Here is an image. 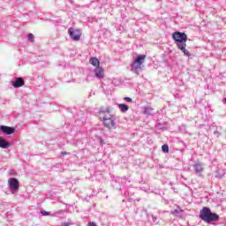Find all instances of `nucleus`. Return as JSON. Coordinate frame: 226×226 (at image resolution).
I'll return each mask as SVG.
<instances>
[{
    "label": "nucleus",
    "instance_id": "f257e3e1",
    "mask_svg": "<svg viewBox=\"0 0 226 226\" xmlns=\"http://www.w3.org/2000/svg\"><path fill=\"white\" fill-rule=\"evenodd\" d=\"M172 38L179 50H181L186 57H190V51L186 49V41H188V35L183 32H175Z\"/></svg>",
    "mask_w": 226,
    "mask_h": 226
},
{
    "label": "nucleus",
    "instance_id": "f03ea898",
    "mask_svg": "<svg viewBox=\"0 0 226 226\" xmlns=\"http://www.w3.org/2000/svg\"><path fill=\"white\" fill-rule=\"evenodd\" d=\"M200 218L206 223H212V222H218L220 215L213 213L210 207H205L200 212Z\"/></svg>",
    "mask_w": 226,
    "mask_h": 226
},
{
    "label": "nucleus",
    "instance_id": "7ed1b4c3",
    "mask_svg": "<svg viewBox=\"0 0 226 226\" xmlns=\"http://www.w3.org/2000/svg\"><path fill=\"white\" fill-rule=\"evenodd\" d=\"M145 61H146V56L139 55L131 64L132 72H133V73H136V75H139L140 72H142V66Z\"/></svg>",
    "mask_w": 226,
    "mask_h": 226
},
{
    "label": "nucleus",
    "instance_id": "20e7f679",
    "mask_svg": "<svg viewBox=\"0 0 226 226\" xmlns=\"http://www.w3.org/2000/svg\"><path fill=\"white\" fill-rule=\"evenodd\" d=\"M9 189L12 195L19 193V179L12 177L8 180Z\"/></svg>",
    "mask_w": 226,
    "mask_h": 226
},
{
    "label": "nucleus",
    "instance_id": "39448f33",
    "mask_svg": "<svg viewBox=\"0 0 226 226\" xmlns=\"http://www.w3.org/2000/svg\"><path fill=\"white\" fill-rule=\"evenodd\" d=\"M105 128L109 130H116L117 126L116 125V117L114 115H109V117L102 120Z\"/></svg>",
    "mask_w": 226,
    "mask_h": 226
},
{
    "label": "nucleus",
    "instance_id": "423d86ee",
    "mask_svg": "<svg viewBox=\"0 0 226 226\" xmlns=\"http://www.w3.org/2000/svg\"><path fill=\"white\" fill-rule=\"evenodd\" d=\"M68 34L71 40H73V41H79V40H80V36H82L80 30L73 27L69 28Z\"/></svg>",
    "mask_w": 226,
    "mask_h": 226
},
{
    "label": "nucleus",
    "instance_id": "0eeeda50",
    "mask_svg": "<svg viewBox=\"0 0 226 226\" xmlns=\"http://www.w3.org/2000/svg\"><path fill=\"white\" fill-rule=\"evenodd\" d=\"M99 119L103 121L107 119V117H110L112 114H110V107H102L99 109Z\"/></svg>",
    "mask_w": 226,
    "mask_h": 226
},
{
    "label": "nucleus",
    "instance_id": "6e6552de",
    "mask_svg": "<svg viewBox=\"0 0 226 226\" xmlns=\"http://www.w3.org/2000/svg\"><path fill=\"white\" fill-rule=\"evenodd\" d=\"M1 132L4 135H13V133H15V127L1 125Z\"/></svg>",
    "mask_w": 226,
    "mask_h": 226
},
{
    "label": "nucleus",
    "instance_id": "1a4fd4ad",
    "mask_svg": "<svg viewBox=\"0 0 226 226\" xmlns=\"http://www.w3.org/2000/svg\"><path fill=\"white\" fill-rule=\"evenodd\" d=\"M195 174H202L204 171V164L201 162H197L192 166Z\"/></svg>",
    "mask_w": 226,
    "mask_h": 226
},
{
    "label": "nucleus",
    "instance_id": "9d476101",
    "mask_svg": "<svg viewBox=\"0 0 226 226\" xmlns=\"http://www.w3.org/2000/svg\"><path fill=\"white\" fill-rule=\"evenodd\" d=\"M12 86L15 88L22 87L24 86V79L23 78H16L14 81H12Z\"/></svg>",
    "mask_w": 226,
    "mask_h": 226
},
{
    "label": "nucleus",
    "instance_id": "9b49d317",
    "mask_svg": "<svg viewBox=\"0 0 226 226\" xmlns=\"http://www.w3.org/2000/svg\"><path fill=\"white\" fill-rule=\"evenodd\" d=\"M103 68H102V67H98V68H96L94 71V75H95V77L97 78V79H99L100 80H102V79H103V77H104V74H103Z\"/></svg>",
    "mask_w": 226,
    "mask_h": 226
},
{
    "label": "nucleus",
    "instance_id": "f8f14e48",
    "mask_svg": "<svg viewBox=\"0 0 226 226\" xmlns=\"http://www.w3.org/2000/svg\"><path fill=\"white\" fill-rule=\"evenodd\" d=\"M12 144L4 139H1V148L8 149V147H11Z\"/></svg>",
    "mask_w": 226,
    "mask_h": 226
},
{
    "label": "nucleus",
    "instance_id": "ddd939ff",
    "mask_svg": "<svg viewBox=\"0 0 226 226\" xmlns=\"http://www.w3.org/2000/svg\"><path fill=\"white\" fill-rule=\"evenodd\" d=\"M118 109L123 113L128 112V110H130V107L124 103L118 104Z\"/></svg>",
    "mask_w": 226,
    "mask_h": 226
},
{
    "label": "nucleus",
    "instance_id": "4468645a",
    "mask_svg": "<svg viewBox=\"0 0 226 226\" xmlns=\"http://www.w3.org/2000/svg\"><path fill=\"white\" fill-rule=\"evenodd\" d=\"M89 63L92 66H100V60L94 56L90 58Z\"/></svg>",
    "mask_w": 226,
    "mask_h": 226
},
{
    "label": "nucleus",
    "instance_id": "2eb2a0df",
    "mask_svg": "<svg viewBox=\"0 0 226 226\" xmlns=\"http://www.w3.org/2000/svg\"><path fill=\"white\" fill-rule=\"evenodd\" d=\"M144 114H146L147 116H153V108L145 107L144 108Z\"/></svg>",
    "mask_w": 226,
    "mask_h": 226
},
{
    "label": "nucleus",
    "instance_id": "dca6fc26",
    "mask_svg": "<svg viewBox=\"0 0 226 226\" xmlns=\"http://www.w3.org/2000/svg\"><path fill=\"white\" fill-rule=\"evenodd\" d=\"M170 213H171V215H174L175 216H177V215H179L180 213H183V209L178 207L175 210H172Z\"/></svg>",
    "mask_w": 226,
    "mask_h": 226
},
{
    "label": "nucleus",
    "instance_id": "f3484780",
    "mask_svg": "<svg viewBox=\"0 0 226 226\" xmlns=\"http://www.w3.org/2000/svg\"><path fill=\"white\" fill-rule=\"evenodd\" d=\"M27 40H28V41H34V34H27Z\"/></svg>",
    "mask_w": 226,
    "mask_h": 226
},
{
    "label": "nucleus",
    "instance_id": "a211bd4d",
    "mask_svg": "<svg viewBox=\"0 0 226 226\" xmlns=\"http://www.w3.org/2000/svg\"><path fill=\"white\" fill-rule=\"evenodd\" d=\"M162 149L163 153H169V145H162Z\"/></svg>",
    "mask_w": 226,
    "mask_h": 226
},
{
    "label": "nucleus",
    "instance_id": "6ab92c4d",
    "mask_svg": "<svg viewBox=\"0 0 226 226\" xmlns=\"http://www.w3.org/2000/svg\"><path fill=\"white\" fill-rule=\"evenodd\" d=\"M124 101L128 102L129 103H133V99H132L131 97H124Z\"/></svg>",
    "mask_w": 226,
    "mask_h": 226
},
{
    "label": "nucleus",
    "instance_id": "aec40b11",
    "mask_svg": "<svg viewBox=\"0 0 226 226\" xmlns=\"http://www.w3.org/2000/svg\"><path fill=\"white\" fill-rule=\"evenodd\" d=\"M223 176H225V173H222V174H215V177H217V179H222V177H223Z\"/></svg>",
    "mask_w": 226,
    "mask_h": 226
},
{
    "label": "nucleus",
    "instance_id": "412c9836",
    "mask_svg": "<svg viewBox=\"0 0 226 226\" xmlns=\"http://www.w3.org/2000/svg\"><path fill=\"white\" fill-rule=\"evenodd\" d=\"M41 214L42 215V216H49V213L45 210H41Z\"/></svg>",
    "mask_w": 226,
    "mask_h": 226
},
{
    "label": "nucleus",
    "instance_id": "4be33fe9",
    "mask_svg": "<svg viewBox=\"0 0 226 226\" xmlns=\"http://www.w3.org/2000/svg\"><path fill=\"white\" fill-rule=\"evenodd\" d=\"M152 220H153L154 223H156V222L158 221V217L152 215Z\"/></svg>",
    "mask_w": 226,
    "mask_h": 226
},
{
    "label": "nucleus",
    "instance_id": "5701e85b",
    "mask_svg": "<svg viewBox=\"0 0 226 226\" xmlns=\"http://www.w3.org/2000/svg\"><path fill=\"white\" fill-rule=\"evenodd\" d=\"M70 225H73V222H64L63 226H70Z\"/></svg>",
    "mask_w": 226,
    "mask_h": 226
},
{
    "label": "nucleus",
    "instance_id": "b1692460",
    "mask_svg": "<svg viewBox=\"0 0 226 226\" xmlns=\"http://www.w3.org/2000/svg\"><path fill=\"white\" fill-rule=\"evenodd\" d=\"M88 226H98L95 222H88Z\"/></svg>",
    "mask_w": 226,
    "mask_h": 226
},
{
    "label": "nucleus",
    "instance_id": "393cba45",
    "mask_svg": "<svg viewBox=\"0 0 226 226\" xmlns=\"http://www.w3.org/2000/svg\"><path fill=\"white\" fill-rule=\"evenodd\" d=\"M215 135H217V136H220V132H218V131H215Z\"/></svg>",
    "mask_w": 226,
    "mask_h": 226
},
{
    "label": "nucleus",
    "instance_id": "a878e982",
    "mask_svg": "<svg viewBox=\"0 0 226 226\" xmlns=\"http://www.w3.org/2000/svg\"><path fill=\"white\" fill-rule=\"evenodd\" d=\"M61 154H63V156H65V154H68V152H62Z\"/></svg>",
    "mask_w": 226,
    "mask_h": 226
},
{
    "label": "nucleus",
    "instance_id": "bb28decb",
    "mask_svg": "<svg viewBox=\"0 0 226 226\" xmlns=\"http://www.w3.org/2000/svg\"><path fill=\"white\" fill-rule=\"evenodd\" d=\"M121 181L123 182V181H126V178H121Z\"/></svg>",
    "mask_w": 226,
    "mask_h": 226
},
{
    "label": "nucleus",
    "instance_id": "cd10ccee",
    "mask_svg": "<svg viewBox=\"0 0 226 226\" xmlns=\"http://www.w3.org/2000/svg\"><path fill=\"white\" fill-rule=\"evenodd\" d=\"M223 103H226V98H224Z\"/></svg>",
    "mask_w": 226,
    "mask_h": 226
},
{
    "label": "nucleus",
    "instance_id": "c85d7f7f",
    "mask_svg": "<svg viewBox=\"0 0 226 226\" xmlns=\"http://www.w3.org/2000/svg\"><path fill=\"white\" fill-rule=\"evenodd\" d=\"M0 147H1V137H0Z\"/></svg>",
    "mask_w": 226,
    "mask_h": 226
},
{
    "label": "nucleus",
    "instance_id": "c756f323",
    "mask_svg": "<svg viewBox=\"0 0 226 226\" xmlns=\"http://www.w3.org/2000/svg\"><path fill=\"white\" fill-rule=\"evenodd\" d=\"M7 153H10V150H8Z\"/></svg>",
    "mask_w": 226,
    "mask_h": 226
},
{
    "label": "nucleus",
    "instance_id": "7c9ffc66",
    "mask_svg": "<svg viewBox=\"0 0 226 226\" xmlns=\"http://www.w3.org/2000/svg\"><path fill=\"white\" fill-rule=\"evenodd\" d=\"M170 185H172V182H170Z\"/></svg>",
    "mask_w": 226,
    "mask_h": 226
}]
</instances>
